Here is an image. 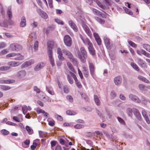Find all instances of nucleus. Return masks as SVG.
I'll return each instance as SVG.
<instances>
[{
    "instance_id": "obj_1",
    "label": "nucleus",
    "mask_w": 150,
    "mask_h": 150,
    "mask_svg": "<svg viewBox=\"0 0 150 150\" xmlns=\"http://www.w3.org/2000/svg\"><path fill=\"white\" fill-rule=\"evenodd\" d=\"M80 52L78 49L77 52H75V55L78 57L83 63L86 62L85 60L87 58V54L85 48L84 47H81L80 48Z\"/></svg>"
},
{
    "instance_id": "obj_2",
    "label": "nucleus",
    "mask_w": 150,
    "mask_h": 150,
    "mask_svg": "<svg viewBox=\"0 0 150 150\" xmlns=\"http://www.w3.org/2000/svg\"><path fill=\"white\" fill-rule=\"evenodd\" d=\"M9 48L13 51H18L22 49V47L21 45L15 43L11 44L10 45Z\"/></svg>"
},
{
    "instance_id": "obj_3",
    "label": "nucleus",
    "mask_w": 150,
    "mask_h": 150,
    "mask_svg": "<svg viewBox=\"0 0 150 150\" xmlns=\"http://www.w3.org/2000/svg\"><path fill=\"white\" fill-rule=\"evenodd\" d=\"M64 41L65 44L68 47H70L72 44V40L71 37L68 35H66L64 37Z\"/></svg>"
},
{
    "instance_id": "obj_4",
    "label": "nucleus",
    "mask_w": 150,
    "mask_h": 150,
    "mask_svg": "<svg viewBox=\"0 0 150 150\" xmlns=\"http://www.w3.org/2000/svg\"><path fill=\"white\" fill-rule=\"evenodd\" d=\"M55 43L52 40H49L47 42V53H49L50 52L52 53V49L55 45Z\"/></svg>"
},
{
    "instance_id": "obj_5",
    "label": "nucleus",
    "mask_w": 150,
    "mask_h": 150,
    "mask_svg": "<svg viewBox=\"0 0 150 150\" xmlns=\"http://www.w3.org/2000/svg\"><path fill=\"white\" fill-rule=\"evenodd\" d=\"M80 38L82 40L83 43L85 45H87L88 47L90 46L93 45V44L91 42L89 39L87 38H85L81 35H80Z\"/></svg>"
},
{
    "instance_id": "obj_6",
    "label": "nucleus",
    "mask_w": 150,
    "mask_h": 150,
    "mask_svg": "<svg viewBox=\"0 0 150 150\" xmlns=\"http://www.w3.org/2000/svg\"><path fill=\"white\" fill-rule=\"evenodd\" d=\"M103 40L107 48L109 49H111L112 45L110 42V39L107 37L105 36Z\"/></svg>"
},
{
    "instance_id": "obj_7",
    "label": "nucleus",
    "mask_w": 150,
    "mask_h": 150,
    "mask_svg": "<svg viewBox=\"0 0 150 150\" xmlns=\"http://www.w3.org/2000/svg\"><path fill=\"white\" fill-rule=\"evenodd\" d=\"M82 27L84 29V30L86 32V33L91 38L92 37V33L88 26L85 25L83 24L82 25Z\"/></svg>"
},
{
    "instance_id": "obj_8",
    "label": "nucleus",
    "mask_w": 150,
    "mask_h": 150,
    "mask_svg": "<svg viewBox=\"0 0 150 150\" xmlns=\"http://www.w3.org/2000/svg\"><path fill=\"white\" fill-rule=\"evenodd\" d=\"M37 11L41 17L44 19H46L48 18L47 13L41 10L40 9H38Z\"/></svg>"
},
{
    "instance_id": "obj_9",
    "label": "nucleus",
    "mask_w": 150,
    "mask_h": 150,
    "mask_svg": "<svg viewBox=\"0 0 150 150\" xmlns=\"http://www.w3.org/2000/svg\"><path fill=\"white\" fill-rule=\"evenodd\" d=\"M129 98L135 102L140 103L141 100L139 98L136 96L132 94H130L129 96Z\"/></svg>"
},
{
    "instance_id": "obj_10",
    "label": "nucleus",
    "mask_w": 150,
    "mask_h": 150,
    "mask_svg": "<svg viewBox=\"0 0 150 150\" xmlns=\"http://www.w3.org/2000/svg\"><path fill=\"white\" fill-rule=\"evenodd\" d=\"M133 111L134 115L139 120H141L142 118L138 110L135 108H133Z\"/></svg>"
},
{
    "instance_id": "obj_11",
    "label": "nucleus",
    "mask_w": 150,
    "mask_h": 150,
    "mask_svg": "<svg viewBox=\"0 0 150 150\" xmlns=\"http://www.w3.org/2000/svg\"><path fill=\"white\" fill-rule=\"evenodd\" d=\"M68 23L71 28L73 29L74 31L77 32L78 28L74 23L72 20H70L68 22Z\"/></svg>"
},
{
    "instance_id": "obj_12",
    "label": "nucleus",
    "mask_w": 150,
    "mask_h": 150,
    "mask_svg": "<svg viewBox=\"0 0 150 150\" xmlns=\"http://www.w3.org/2000/svg\"><path fill=\"white\" fill-rule=\"evenodd\" d=\"M34 62V60L33 59H31L30 60L26 61L21 66V67L22 68H25L26 67L28 66L33 64Z\"/></svg>"
},
{
    "instance_id": "obj_13",
    "label": "nucleus",
    "mask_w": 150,
    "mask_h": 150,
    "mask_svg": "<svg viewBox=\"0 0 150 150\" xmlns=\"http://www.w3.org/2000/svg\"><path fill=\"white\" fill-rule=\"evenodd\" d=\"M89 68L91 75L93 76L95 75V68L93 64L90 63L89 64Z\"/></svg>"
},
{
    "instance_id": "obj_14",
    "label": "nucleus",
    "mask_w": 150,
    "mask_h": 150,
    "mask_svg": "<svg viewBox=\"0 0 150 150\" xmlns=\"http://www.w3.org/2000/svg\"><path fill=\"white\" fill-rule=\"evenodd\" d=\"M137 63L141 67H146V65L145 62L141 59L138 58L137 59Z\"/></svg>"
},
{
    "instance_id": "obj_15",
    "label": "nucleus",
    "mask_w": 150,
    "mask_h": 150,
    "mask_svg": "<svg viewBox=\"0 0 150 150\" xmlns=\"http://www.w3.org/2000/svg\"><path fill=\"white\" fill-rule=\"evenodd\" d=\"M21 64L18 62L11 61L8 62L7 64L10 67H14L18 66Z\"/></svg>"
},
{
    "instance_id": "obj_16",
    "label": "nucleus",
    "mask_w": 150,
    "mask_h": 150,
    "mask_svg": "<svg viewBox=\"0 0 150 150\" xmlns=\"http://www.w3.org/2000/svg\"><path fill=\"white\" fill-rule=\"evenodd\" d=\"M88 50L90 54L93 56H94L96 54V50L93 47V45L88 47Z\"/></svg>"
},
{
    "instance_id": "obj_17",
    "label": "nucleus",
    "mask_w": 150,
    "mask_h": 150,
    "mask_svg": "<svg viewBox=\"0 0 150 150\" xmlns=\"http://www.w3.org/2000/svg\"><path fill=\"white\" fill-rule=\"evenodd\" d=\"M57 53L58 54V57L60 60H63L65 59L62 56L63 54L60 48L59 47L57 48Z\"/></svg>"
},
{
    "instance_id": "obj_18",
    "label": "nucleus",
    "mask_w": 150,
    "mask_h": 150,
    "mask_svg": "<svg viewBox=\"0 0 150 150\" xmlns=\"http://www.w3.org/2000/svg\"><path fill=\"white\" fill-rule=\"evenodd\" d=\"M62 51L64 54L69 59L72 57L73 55L70 52L67 51L65 49L63 50Z\"/></svg>"
},
{
    "instance_id": "obj_19",
    "label": "nucleus",
    "mask_w": 150,
    "mask_h": 150,
    "mask_svg": "<svg viewBox=\"0 0 150 150\" xmlns=\"http://www.w3.org/2000/svg\"><path fill=\"white\" fill-rule=\"evenodd\" d=\"M45 65V64L43 62H40L38 64L35 66L34 68V70L35 71H38L43 67Z\"/></svg>"
},
{
    "instance_id": "obj_20",
    "label": "nucleus",
    "mask_w": 150,
    "mask_h": 150,
    "mask_svg": "<svg viewBox=\"0 0 150 150\" xmlns=\"http://www.w3.org/2000/svg\"><path fill=\"white\" fill-rule=\"evenodd\" d=\"M15 82V81L13 79L3 80L0 81V83L2 84H10Z\"/></svg>"
},
{
    "instance_id": "obj_21",
    "label": "nucleus",
    "mask_w": 150,
    "mask_h": 150,
    "mask_svg": "<svg viewBox=\"0 0 150 150\" xmlns=\"http://www.w3.org/2000/svg\"><path fill=\"white\" fill-rule=\"evenodd\" d=\"M122 78L121 76H118L115 78L114 79V82L116 85H118L120 84L122 81Z\"/></svg>"
},
{
    "instance_id": "obj_22",
    "label": "nucleus",
    "mask_w": 150,
    "mask_h": 150,
    "mask_svg": "<svg viewBox=\"0 0 150 150\" xmlns=\"http://www.w3.org/2000/svg\"><path fill=\"white\" fill-rule=\"evenodd\" d=\"M142 113L143 116L145 118V119L147 123L148 124H150V120L148 117L146 111L145 110H142Z\"/></svg>"
},
{
    "instance_id": "obj_23",
    "label": "nucleus",
    "mask_w": 150,
    "mask_h": 150,
    "mask_svg": "<svg viewBox=\"0 0 150 150\" xmlns=\"http://www.w3.org/2000/svg\"><path fill=\"white\" fill-rule=\"evenodd\" d=\"M48 54L50 63L52 66H54V59L52 57V53H51V52H50L49 53H48Z\"/></svg>"
},
{
    "instance_id": "obj_24",
    "label": "nucleus",
    "mask_w": 150,
    "mask_h": 150,
    "mask_svg": "<svg viewBox=\"0 0 150 150\" xmlns=\"http://www.w3.org/2000/svg\"><path fill=\"white\" fill-rule=\"evenodd\" d=\"M82 71L84 76L86 77L87 78L88 77L89 75V73L88 70L87 68L85 67H83V70Z\"/></svg>"
},
{
    "instance_id": "obj_25",
    "label": "nucleus",
    "mask_w": 150,
    "mask_h": 150,
    "mask_svg": "<svg viewBox=\"0 0 150 150\" xmlns=\"http://www.w3.org/2000/svg\"><path fill=\"white\" fill-rule=\"evenodd\" d=\"M26 24V21L25 17L23 16L21 18V21L20 23V26L21 27H24Z\"/></svg>"
},
{
    "instance_id": "obj_26",
    "label": "nucleus",
    "mask_w": 150,
    "mask_h": 150,
    "mask_svg": "<svg viewBox=\"0 0 150 150\" xmlns=\"http://www.w3.org/2000/svg\"><path fill=\"white\" fill-rule=\"evenodd\" d=\"M67 64L69 69L73 73H76V71L71 64L69 62H67Z\"/></svg>"
},
{
    "instance_id": "obj_27",
    "label": "nucleus",
    "mask_w": 150,
    "mask_h": 150,
    "mask_svg": "<svg viewBox=\"0 0 150 150\" xmlns=\"http://www.w3.org/2000/svg\"><path fill=\"white\" fill-rule=\"evenodd\" d=\"M16 57L14 58V59L16 60H22L23 59L24 56L20 53H16Z\"/></svg>"
},
{
    "instance_id": "obj_28",
    "label": "nucleus",
    "mask_w": 150,
    "mask_h": 150,
    "mask_svg": "<svg viewBox=\"0 0 150 150\" xmlns=\"http://www.w3.org/2000/svg\"><path fill=\"white\" fill-rule=\"evenodd\" d=\"M26 75V72L23 70H21L19 71L18 74L17 75L18 76L23 77L25 76Z\"/></svg>"
},
{
    "instance_id": "obj_29",
    "label": "nucleus",
    "mask_w": 150,
    "mask_h": 150,
    "mask_svg": "<svg viewBox=\"0 0 150 150\" xmlns=\"http://www.w3.org/2000/svg\"><path fill=\"white\" fill-rule=\"evenodd\" d=\"M130 65L131 66L136 70L139 71V69L137 65V64L134 62H131L130 63Z\"/></svg>"
},
{
    "instance_id": "obj_30",
    "label": "nucleus",
    "mask_w": 150,
    "mask_h": 150,
    "mask_svg": "<svg viewBox=\"0 0 150 150\" xmlns=\"http://www.w3.org/2000/svg\"><path fill=\"white\" fill-rule=\"evenodd\" d=\"M55 28V27L54 26H50L47 27L46 30V33L47 34H48L50 31L53 30Z\"/></svg>"
},
{
    "instance_id": "obj_31",
    "label": "nucleus",
    "mask_w": 150,
    "mask_h": 150,
    "mask_svg": "<svg viewBox=\"0 0 150 150\" xmlns=\"http://www.w3.org/2000/svg\"><path fill=\"white\" fill-rule=\"evenodd\" d=\"M138 78L139 80L146 83H148L149 82V81L148 80L142 76L139 75L138 76Z\"/></svg>"
},
{
    "instance_id": "obj_32",
    "label": "nucleus",
    "mask_w": 150,
    "mask_h": 150,
    "mask_svg": "<svg viewBox=\"0 0 150 150\" xmlns=\"http://www.w3.org/2000/svg\"><path fill=\"white\" fill-rule=\"evenodd\" d=\"M39 136L41 138L46 137L47 136V133L41 131H39Z\"/></svg>"
},
{
    "instance_id": "obj_33",
    "label": "nucleus",
    "mask_w": 150,
    "mask_h": 150,
    "mask_svg": "<svg viewBox=\"0 0 150 150\" xmlns=\"http://www.w3.org/2000/svg\"><path fill=\"white\" fill-rule=\"evenodd\" d=\"M95 18L97 22L100 24H103L105 23V21L103 19H101L98 17H95Z\"/></svg>"
},
{
    "instance_id": "obj_34",
    "label": "nucleus",
    "mask_w": 150,
    "mask_h": 150,
    "mask_svg": "<svg viewBox=\"0 0 150 150\" xmlns=\"http://www.w3.org/2000/svg\"><path fill=\"white\" fill-rule=\"evenodd\" d=\"M94 100L95 103L97 105H99L100 104V102L98 96L95 95L94 96Z\"/></svg>"
},
{
    "instance_id": "obj_35",
    "label": "nucleus",
    "mask_w": 150,
    "mask_h": 150,
    "mask_svg": "<svg viewBox=\"0 0 150 150\" xmlns=\"http://www.w3.org/2000/svg\"><path fill=\"white\" fill-rule=\"evenodd\" d=\"M0 88L4 91H7L10 89L11 88L10 86L6 85H1V86Z\"/></svg>"
},
{
    "instance_id": "obj_36",
    "label": "nucleus",
    "mask_w": 150,
    "mask_h": 150,
    "mask_svg": "<svg viewBox=\"0 0 150 150\" xmlns=\"http://www.w3.org/2000/svg\"><path fill=\"white\" fill-rule=\"evenodd\" d=\"M143 46L144 49L150 52V45L147 44H144L143 45Z\"/></svg>"
},
{
    "instance_id": "obj_37",
    "label": "nucleus",
    "mask_w": 150,
    "mask_h": 150,
    "mask_svg": "<svg viewBox=\"0 0 150 150\" xmlns=\"http://www.w3.org/2000/svg\"><path fill=\"white\" fill-rule=\"evenodd\" d=\"M47 121L48 122V124L51 126H53L55 124V121L52 119L49 118L47 120Z\"/></svg>"
},
{
    "instance_id": "obj_38",
    "label": "nucleus",
    "mask_w": 150,
    "mask_h": 150,
    "mask_svg": "<svg viewBox=\"0 0 150 150\" xmlns=\"http://www.w3.org/2000/svg\"><path fill=\"white\" fill-rule=\"evenodd\" d=\"M66 114L68 115H74L76 114V112L74 111L67 110L66 111Z\"/></svg>"
},
{
    "instance_id": "obj_39",
    "label": "nucleus",
    "mask_w": 150,
    "mask_h": 150,
    "mask_svg": "<svg viewBox=\"0 0 150 150\" xmlns=\"http://www.w3.org/2000/svg\"><path fill=\"white\" fill-rule=\"evenodd\" d=\"M123 8L126 13L130 15H132L133 14V13L132 12L130 9H128L126 7H125Z\"/></svg>"
},
{
    "instance_id": "obj_40",
    "label": "nucleus",
    "mask_w": 150,
    "mask_h": 150,
    "mask_svg": "<svg viewBox=\"0 0 150 150\" xmlns=\"http://www.w3.org/2000/svg\"><path fill=\"white\" fill-rule=\"evenodd\" d=\"M70 61L72 62L73 64L76 65L77 64V61L76 58H74L73 55L72 57L69 59Z\"/></svg>"
},
{
    "instance_id": "obj_41",
    "label": "nucleus",
    "mask_w": 150,
    "mask_h": 150,
    "mask_svg": "<svg viewBox=\"0 0 150 150\" xmlns=\"http://www.w3.org/2000/svg\"><path fill=\"white\" fill-rule=\"evenodd\" d=\"M47 90L48 92L51 95H53L54 94V93L53 91V88L51 87H48L47 88Z\"/></svg>"
},
{
    "instance_id": "obj_42",
    "label": "nucleus",
    "mask_w": 150,
    "mask_h": 150,
    "mask_svg": "<svg viewBox=\"0 0 150 150\" xmlns=\"http://www.w3.org/2000/svg\"><path fill=\"white\" fill-rule=\"evenodd\" d=\"M25 128L29 134H33V131L29 126H26Z\"/></svg>"
},
{
    "instance_id": "obj_43",
    "label": "nucleus",
    "mask_w": 150,
    "mask_h": 150,
    "mask_svg": "<svg viewBox=\"0 0 150 150\" xmlns=\"http://www.w3.org/2000/svg\"><path fill=\"white\" fill-rule=\"evenodd\" d=\"M10 67L6 66H3L0 67V71H7L10 69Z\"/></svg>"
},
{
    "instance_id": "obj_44",
    "label": "nucleus",
    "mask_w": 150,
    "mask_h": 150,
    "mask_svg": "<svg viewBox=\"0 0 150 150\" xmlns=\"http://www.w3.org/2000/svg\"><path fill=\"white\" fill-rule=\"evenodd\" d=\"M63 88L64 93H67L69 92V89L67 86L65 85L64 86Z\"/></svg>"
},
{
    "instance_id": "obj_45",
    "label": "nucleus",
    "mask_w": 150,
    "mask_h": 150,
    "mask_svg": "<svg viewBox=\"0 0 150 150\" xmlns=\"http://www.w3.org/2000/svg\"><path fill=\"white\" fill-rule=\"evenodd\" d=\"M29 37L30 38H32L31 40H33L36 38V34L35 33H31L29 35Z\"/></svg>"
},
{
    "instance_id": "obj_46",
    "label": "nucleus",
    "mask_w": 150,
    "mask_h": 150,
    "mask_svg": "<svg viewBox=\"0 0 150 150\" xmlns=\"http://www.w3.org/2000/svg\"><path fill=\"white\" fill-rule=\"evenodd\" d=\"M13 120L18 122H22L23 120L22 118H21V119H20L18 117L16 116H14L13 117Z\"/></svg>"
},
{
    "instance_id": "obj_47",
    "label": "nucleus",
    "mask_w": 150,
    "mask_h": 150,
    "mask_svg": "<svg viewBox=\"0 0 150 150\" xmlns=\"http://www.w3.org/2000/svg\"><path fill=\"white\" fill-rule=\"evenodd\" d=\"M54 21L56 23L59 24L61 25H63L64 24V22L62 21L58 18L55 19H54Z\"/></svg>"
},
{
    "instance_id": "obj_48",
    "label": "nucleus",
    "mask_w": 150,
    "mask_h": 150,
    "mask_svg": "<svg viewBox=\"0 0 150 150\" xmlns=\"http://www.w3.org/2000/svg\"><path fill=\"white\" fill-rule=\"evenodd\" d=\"M67 79L69 82L71 84H72L73 83L74 81L73 79L69 75H67Z\"/></svg>"
},
{
    "instance_id": "obj_49",
    "label": "nucleus",
    "mask_w": 150,
    "mask_h": 150,
    "mask_svg": "<svg viewBox=\"0 0 150 150\" xmlns=\"http://www.w3.org/2000/svg\"><path fill=\"white\" fill-rule=\"evenodd\" d=\"M145 52V51L142 49L140 50H137V53L140 55H142V54H144Z\"/></svg>"
},
{
    "instance_id": "obj_50",
    "label": "nucleus",
    "mask_w": 150,
    "mask_h": 150,
    "mask_svg": "<svg viewBox=\"0 0 150 150\" xmlns=\"http://www.w3.org/2000/svg\"><path fill=\"white\" fill-rule=\"evenodd\" d=\"M16 56V53L14 52L9 53L6 55L7 57H14Z\"/></svg>"
},
{
    "instance_id": "obj_51",
    "label": "nucleus",
    "mask_w": 150,
    "mask_h": 150,
    "mask_svg": "<svg viewBox=\"0 0 150 150\" xmlns=\"http://www.w3.org/2000/svg\"><path fill=\"white\" fill-rule=\"evenodd\" d=\"M117 118L118 121L121 124H122V125H125V122L124 121L122 118H121L120 117H117Z\"/></svg>"
},
{
    "instance_id": "obj_52",
    "label": "nucleus",
    "mask_w": 150,
    "mask_h": 150,
    "mask_svg": "<svg viewBox=\"0 0 150 150\" xmlns=\"http://www.w3.org/2000/svg\"><path fill=\"white\" fill-rule=\"evenodd\" d=\"M59 142L61 144L64 145H65L67 146H68V145H67V144L66 143V142L62 139H59Z\"/></svg>"
},
{
    "instance_id": "obj_53",
    "label": "nucleus",
    "mask_w": 150,
    "mask_h": 150,
    "mask_svg": "<svg viewBox=\"0 0 150 150\" xmlns=\"http://www.w3.org/2000/svg\"><path fill=\"white\" fill-rule=\"evenodd\" d=\"M38 145V143L35 142H33V144L30 146V148L32 150H34Z\"/></svg>"
},
{
    "instance_id": "obj_54",
    "label": "nucleus",
    "mask_w": 150,
    "mask_h": 150,
    "mask_svg": "<svg viewBox=\"0 0 150 150\" xmlns=\"http://www.w3.org/2000/svg\"><path fill=\"white\" fill-rule=\"evenodd\" d=\"M1 133L4 135H7L9 134V132L6 129H3L1 130Z\"/></svg>"
},
{
    "instance_id": "obj_55",
    "label": "nucleus",
    "mask_w": 150,
    "mask_h": 150,
    "mask_svg": "<svg viewBox=\"0 0 150 150\" xmlns=\"http://www.w3.org/2000/svg\"><path fill=\"white\" fill-rule=\"evenodd\" d=\"M129 44L132 47L134 48H136L137 47V45L135 43L131 41H129L128 42Z\"/></svg>"
},
{
    "instance_id": "obj_56",
    "label": "nucleus",
    "mask_w": 150,
    "mask_h": 150,
    "mask_svg": "<svg viewBox=\"0 0 150 150\" xmlns=\"http://www.w3.org/2000/svg\"><path fill=\"white\" fill-rule=\"evenodd\" d=\"M8 52V50L6 49H4L0 52V55H2L7 53Z\"/></svg>"
},
{
    "instance_id": "obj_57",
    "label": "nucleus",
    "mask_w": 150,
    "mask_h": 150,
    "mask_svg": "<svg viewBox=\"0 0 150 150\" xmlns=\"http://www.w3.org/2000/svg\"><path fill=\"white\" fill-rule=\"evenodd\" d=\"M7 13L8 16L9 18L10 19L12 17V12L10 9H8V10Z\"/></svg>"
},
{
    "instance_id": "obj_58",
    "label": "nucleus",
    "mask_w": 150,
    "mask_h": 150,
    "mask_svg": "<svg viewBox=\"0 0 150 150\" xmlns=\"http://www.w3.org/2000/svg\"><path fill=\"white\" fill-rule=\"evenodd\" d=\"M83 125L80 124H77L74 126V127L76 129H79L83 127Z\"/></svg>"
},
{
    "instance_id": "obj_59",
    "label": "nucleus",
    "mask_w": 150,
    "mask_h": 150,
    "mask_svg": "<svg viewBox=\"0 0 150 150\" xmlns=\"http://www.w3.org/2000/svg\"><path fill=\"white\" fill-rule=\"evenodd\" d=\"M93 13L95 15H98L99 13H100V11L97 10L95 8H93Z\"/></svg>"
},
{
    "instance_id": "obj_60",
    "label": "nucleus",
    "mask_w": 150,
    "mask_h": 150,
    "mask_svg": "<svg viewBox=\"0 0 150 150\" xmlns=\"http://www.w3.org/2000/svg\"><path fill=\"white\" fill-rule=\"evenodd\" d=\"M6 46V44L4 42H0V48H3L5 47Z\"/></svg>"
},
{
    "instance_id": "obj_61",
    "label": "nucleus",
    "mask_w": 150,
    "mask_h": 150,
    "mask_svg": "<svg viewBox=\"0 0 150 150\" xmlns=\"http://www.w3.org/2000/svg\"><path fill=\"white\" fill-rule=\"evenodd\" d=\"M132 110L130 108H128L127 110V112L129 116H131L132 115Z\"/></svg>"
},
{
    "instance_id": "obj_62",
    "label": "nucleus",
    "mask_w": 150,
    "mask_h": 150,
    "mask_svg": "<svg viewBox=\"0 0 150 150\" xmlns=\"http://www.w3.org/2000/svg\"><path fill=\"white\" fill-rule=\"evenodd\" d=\"M67 99L71 102H73V98L70 95H68L66 97Z\"/></svg>"
},
{
    "instance_id": "obj_63",
    "label": "nucleus",
    "mask_w": 150,
    "mask_h": 150,
    "mask_svg": "<svg viewBox=\"0 0 150 150\" xmlns=\"http://www.w3.org/2000/svg\"><path fill=\"white\" fill-rule=\"evenodd\" d=\"M27 107H24L22 108V110L23 114H25L27 112Z\"/></svg>"
},
{
    "instance_id": "obj_64",
    "label": "nucleus",
    "mask_w": 150,
    "mask_h": 150,
    "mask_svg": "<svg viewBox=\"0 0 150 150\" xmlns=\"http://www.w3.org/2000/svg\"><path fill=\"white\" fill-rule=\"evenodd\" d=\"M55 117H57V120L60 121H62L63 120V118L61 116L56 115H55Z\"/></svg>"
}]
</instances>
